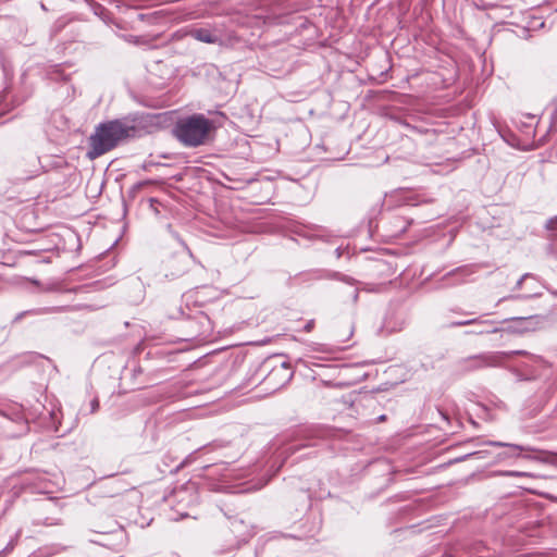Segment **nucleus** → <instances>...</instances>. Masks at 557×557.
Wrapping results in <instances>:
<instances>
[{"label":"nucleus","instance_id":"f257e3e1","mask_svg":"<svg viewBox=\"0 0 557 557\" xmlns=\"http://www.w3.org/2000/svg\"><path fill=\"white\" fill-rule=\"evenodd\" d=\"M135 127L124 121L114 120L98 125L89 137L87 157L94 160L112 150L122 140L134 136Z\"/></svg>","mask_w":557,"mask_h":557},{"label":"nucleus","instance_id":"f03ea898","mask_svg":"<svg viewBox=\"0 0 557 557\" xmlns=\"http://www.w3.org/2000/svg\"><path fill=\"white\" fill-rule=\"evenodd\" d=\"M212 122L203 115L196 114L189 117L181 119L175 127V137L187 147H197L203 145L212 129Z\"/></svg>","mask_w":557,"mask_h":557},{"label":"nucleus","instance_id":"423d86ee","mask_svg":"<svg viewBox=\"0 0 557 557\" xmlns=\"http://www.w3.org/2000/svg\"><path fill=\"white\" fill-rule=\"evenodd\" d=\"M532 459H535V460H541V461H544V462H547L548 461V457H547V454H545L544 457H531Z\"/></svg>","mask_w":557,"mask_h":557},{"label":"nucleus","instance_id":"20e7f679","mask_svg":"<svg viewBox=\"0 0 557 557\" xmlns=\"http://www.w3.org/2000/svg\"><path fill=\"white\" fill-rule=\"evenodd\" d=\"M491 444L494 445V446H498V447L507 446V447H510V448H512L515 450H518V451L531 450L530 448H524L522 446L513 445V444H506V443H503V442H492Z\"/></svg>","mask_w":557,"mask_h":557},{"label":"nucleus","instance_id":"39448f33","mask_svg":"<svg viewBox=\"0 0 557 557\" xmlns=\"http://www.w3.org/2000/svg\"><path fill=\"white\" fill-rule=\"evenodd\" d=\"M504 474L510 475V476H534L531 473L520 472V471H507V472H504Z\"/></svg>","mask_w":557,"mask_h":557},{"label":"nucleus","instance_id":"7ed1b4c3","mask_svg":"<svg viewBox=\"0 0 557 557\" xmlns=\"http://www.w3.org/2000/svg\"><path fill=\"white\" fill-rule=\"evenodd\" d=\"M190 36L196 40L206 44H222L221 37L213 30L207 28H195L189 32Z\"/></svg>","mask_w":557,"mask_h":557}]
</instances>
